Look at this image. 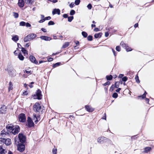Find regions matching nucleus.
<instances>
[{
    "mask_svg": "<svg viewBox=\"0 0 154 154\" xmlns=\"http://www.w3.org/2000/svg\"><path fill=\"white\" fill-rule=\"evenodd\" d=\"M7 128L9 131H11L12 134H16L18 133L20 130V128L18 126H7Z\"/></svg>",
    "mask_w": 154,
    "mask_h": 154,
    "instance_id": "f257e3e1",
    "label": "nucleus"
},
{
    "mask_svg": "<svg viewBox=\"0 0 154 154\" xmlns=\"http://www.w3.org/2000/svg\"><path fill=\"white\" fill-rule=\"evenodd\" d=\"M36 37V35L32 33L30 34L24 38L23 39L24 41L25 42H26L33 39Z\"/></svg>",
    "mask_w": 154,
    "mask_h": 154,
    "instance_id": "f03ea898",
    "label": "nucleus"
},
{
    "mask_svg": "<svg viewBox=\"0 0 154 154\" xmlns=\"http://www.w3.org/2000/svg\"><path fill=\"white\" fill-rule=\"evenodd\" d=\"M32 97L34 99H41L42 98V95L41 91L39 89H38L36 92V94L32 95Z\"/></svg>",
    "mask_w": 154,
    "mask_h": 154,
    "instance_id": "7ed1b4c3",
    "label": "nucleus"
},
{
    "mask_svg": "<svg viewBox=\"0 0 154 154\" xmlns=\"http://www.w3.org/2000/svg\"><path fill=\"white\" fill-rule=\"evenodd\" d=\"M34 110L37 112H42V109L40 104L38 103H36L33 106Z\"/></svg>",
    "mask_w": 154,
    "mask_h": 154,
    "instance_id": "20e7f679",
    "label": "nucleus"
},
{
    "mask_svg": "<svg viewBox=\"0 0 154 154\" xmlns=\"http://www.w3.org/2000/svg\"><path fill=\"white\" fill-rule=\"evenodd\" d=\"M18 138L21 143H24L26 141V137L23 134L20 133L18 134Z\"/></svg>",
    "mask_w": 154,
    "mask_h": 154,
    "instance_id": "39448f33",
    "label": "nucleus"
},
{
    "mask_svg": "<svg viewBox=\"0 0 154 154\" xmlns=\"http://www.w3.org/2000/svg\"><path fill=\"white\" fill-rule=\"evenodd\" d=\"M17 149L20 152H23L25 149V146L21 143H19L17 145Z\"/></svg>",
    "mask_w": 154,
    "mask_h": 154,
    "instance_id": "423d86ee",
    "label": "nucleus"
},
{
    "mask_svg": "<svg viewBox=\"0 0 154 154\" xmlns=\"http://www.w3.org/2000/svg\"><path fill=\"white\" fill-rule=\"evenodd\" d=\"M19 119L20 122H25L26 120L25 115L23 113H21L19 115Z\"/></svg>",
    "mask_w": 154,
    "mask_h": 154,
    "instance_id": "0eeeda50",
    "label": "nucleus"
},
{
    "mask_svg": "<svg viewBox=\"0 0 154 154\" xmlns=\"http://www.w3.org/2000/svg\"><path fill=\"white\" fill-rule=\"evenodd\" d=\"M27 125L29 127H31L34 126V124L29 117H28L27 118Z\"/></svg>",
    "mask_w": 154,
    "mask_h": 154,
    "instance_id": "6e6552de",
    "label": "nucleus"
},
{
    "mask_svg": "<svg viewBox=\"0 0 154 154\" xmlns=\"http://www.w3.org/2000/svg\"><path fill=\"white\" fill-rule=\"evenodd\" d=\"M7 110L6 107L5 105L2 106L0 109V113H5Z\"/></svg>",
    "mask_w": 154,
    "mask_h": 154,
    "instance_id": "1a4fd4ad",
    "label": "nucleus"
},
{
    "mask_svg": "<svg viewBox=\"0 0 154 154\" xmlns=\"http://www.w3.org/2000/svg\"><path fill=\"white\" fill-rule=\"evenodd\" d=\"M3 140L5 141V143L7 146L10 145L11 143V140L9 138H7L6 139H4Z\"/></svg>",
    "mask_w": 154,
    "mask_h": 154,
    "instance_id": "9d476101",
    "label": "nucleus"
},
{
    "mask_svg": "<svg viewBox=\"0 0 154 154\" xmlns=\"http://www.w3.org/2000/svg\"><path fill=\"white\" fill-rule=\"evenodd\" d=\"M52 14L53 15L56 14L59 15L60 14V10L59 9H54L53 11Z\"/></svg>",
    "mask_w": 154,
    "mask_h": 154,
    "instance_id": "9b49d317",
    "label": "nucleus"
},
{
    "mask_svg": "<svg viewBox=\"0 0 154 154\" xmlns=\"http://www.w3.org/2000/svg\"><path fill=\"white\" fill-rule=\"evenodd\" d=\"M85 108L89 112H92L94 110V108L89 106H85Z\"/></svg>",
    "mask_w": 154,
    "mask_h": 154,
    "instance_id": "f8f14e48",
    "label": "nucleus"
},
{
    "mask_svg": "<svg viewBox=\"0 0 154 154\" xmlns=\"http://www.w3.org/2000/svg\"><path fill=\"white\" fill-rule=\"evenodd\" d=\"M29 59L30 61L32 63L35 64H37L38 63V61H36L35 57L33 56H30L29 57Z\"/></svg>",
    "mask_w": 154,
    "mask_h": 154,
    "instance_id": "ddd939ff",
    "label": "nucleus"
},
{
    "mask_svg": "<svg viewBox=\"0 0 154 154\" xmlns=\"http://www.w3.org/2000/svg\"><path fill=\"white\" fill-rule=\"evenodd\" d=\"M18 4L20 7H23L24 5V2L23 0H18Z\"/></svg>",
    "mask_w": 154,
    "mask_h": 154,
    "instance_id": "4468645a",
    "label": "nucleus"
},
{
    "mask_svg": "<svg viewBox=\"0 0 154 154\" xmlns=\"http://www.w3.org/2000/svg\"><path fill=\"white\" fill-rule=\"evenodd\" d=\"M33 120L35 123H37V122L40 120V116H36L35 115H33Z\"/></svg>",
    "mask_w": 154,
    "mask_h": 154,
    "instance_id": "2eb2a0df",
    "label": "nucleus"
},
{
    "mask_svg": "<svg viewBox=\"0 0 154 154\" xmlns=\"http://www.w3.org/2000/svg\"><path fill=\"white\" fill-rule=\"evenodd\" d=\"M41 39L45 41H50L51 40V38L50 37L46 36H42L40 37Z\"/></svg>",
    "mask_w": 154,
    "mask_h": 154,
    "instance_id": "dca6fc26",
    "label": "nucleus"
},
{
    "mask_svg": "<svg viewBox=\"0 0 154 154\" xmlns=\"http://www.w3.org/2000/svg\"><path fill=\"white\" fill-rule=\"evenodd\" d=\"M12 40L14 42H16L19 40V37L17 35H14L12 38Z\"/></svg>",
    "mask_w": 154,
    "mask_h": 154,
    "instance_id": "f3484780",
    "label": "nucleus"
},
{
    "mask_svg": "<svg viewBox=\"0 0 154 154\" xmlns=\"http://www.w3.org/2000/svg\"><path fill=\"white\" fill-rule=\"evenodd\" d=\"M105 138L104 137H99L97 139V141L98 143H101Z\"/></svg>",
    "mask_w": 154,
    "mask_h": 154,
    "instance_id": "a211bd4d",
    "label": "nucleus"
},
{
    "mask_svg": "<svg viewBox=\"0 0 154 154\" xmlns=\"http://www.w3.org/2000/svg\"><path fill=\"white\" fill-rule=\"evenodd\" d=\"M6 152L5 149H3L2 146H0V153L1 154H5Z\"/></svg>",
    "mask_w": 154,
    "mask_h": 154,
    "instance_id": "6ab92c4d",
    "label": "nucleus"
},
{
    "mask_svg": "<svg viewBox=\"0 0 154 154\" xmlns=\"http://www.w3.org/2000/svg\"><path fill=\"white\" fill-rule=\"evenodd\" d=\"M13 85L12 83L11 82H10L9 83V87L8 88V91H10L11 90L13 89Z\"/></svg>",
    "mask_w": 154,
    "mask_h": 154,
    "instance_id": "aec40b11",
    "label": "nucleus"
},
{
    "mask_svg": "<svg viewBox=\"0 0 154 154\" xmlns=\"http://www.w3.org/2000/svg\"><path fill=\"white\" fill-rule=\"evenodd\" d=\"M21 48H22L21 51L23 53L24 56H26V55H27L28 54L27 51L25 49V48H23L22 47Z\"/></svg>",
    "mask_w": 154,
    "mask_h": 154,
    "instance_id": "412c9836",
    "label": "nucleus"
},
{
    "mask_svg": "<svg viewBox=\"0 0 154 154\" xmlns=\"http://www.w3.org/2000/svg\"><path fill=\"white\" fill-rule=\"evenodd\" d=\"M25 2L27 4L32 5L33 2V0H25Z\"/></svg>",
    "mask_w": 154,
    "mask_h": 154,
    "instance_id": "4be33fe9",
    "label": "nucleus"
},
{
    "mask_svg": "<svg viewBox=\"0 0 154 154\" xmlns=\"http://www.w3.org/2000/svg\"><path fill=\"white\" fill-rule=\"evenodd\" d=\"M151 149V148L150 147H147L145 148V150L143 152L144 153H147Z\"/></svg>",
    "mask_w": 154,
    "mask_h": 154,
    "instance_id": "5701e85b",
    "label": "nucleus"
},
{
    "mask_svg": "<svg viewBox=\"0 0 154 154\" xmlns=\"http://www.w3.org/2000/svg\"><path fill=\"white\" fill-rule=\"evenodd\" d=\"M102 35V33H98L95 34L94 35V37L96 38H100Z\"/></svg>",
    "mask_w": 154,
    "mask_h": 154,
    "instance_id": "b1692460",
    "label": "nucleus"
},
{
    "mask_svg": "<svg viewBox=\"0 0 154 154\" xmlns=\"http://www.w3.org/2000/svg\"><path fill=\"white\" fill-rule=\"evenodd\" d=\"M18 57L19 59L21 60H24V57L23 55L20 53L18 56Z\"/></svg>",
    "mask_w": 154,
    "mask_h": 154,
    "instance_id": "393cba45",
    "label": "nucleus"
},
{
    "mask_svg": "<svg viewBox=\"0 0 154 154\" xmlns=\"http://www.w3.org/2000/svg\"><path fill=\"white\" fill-rule=\"evenodd\" d=\"M69 45V43L68 42H66L62 46L63 48H65L67 47Z\"/></svg>",
    "mask_w": 154,
    "mask_h": 154,
    "instance_id": "a878e982",
    "label": "nucleus"
},
{
    "mask_svg": "<svg viewBox=\"0 0 154 154\" xmlns=\"http://www.w3.org/2000/svg\"><path fill=\"white\" fill-rule=\"evenodd\" d=\"M113 76L112 75H107L106 76V78L108 80H110L112 79Z\"/></svg>",
    "mask_w": 154,
    "mask_h": 154,
    "instance_id": "bb28decb",
    "label": "nucleus"
},
{
    "mask_svg": "<svg viewBox=\"0 0 154 154\" xmlns=\"http://www.w3.org/2000/svg\"><path fill=\"white\" fill-rule=\"evenodd\" d=\"M61 64V63L60 62L57 63L53 65V68H55L59 66H60Z\"/></svg>",
    "mask_w": 154,
    "mask_h": 154,
    "instance_id": "cd10ccee",
    "label": "nucleus"
},
{
    "mask_svg": "<svg viewBox=\"0 0 154 154\" xmlns=\"http://www.w3.org/2000/svg\"><path fill=\"white\" fill-rule=\"evenodd\" d=\"M82 35L85 38L88 35L87 33L84 31H83L82 32Z\"/></svg>",
    "mask_w": 154,
    "mask_h": 154,
    "instance_id": "c85d7f7f",
    "label": "nucleus"
},
{
    "mask_svg": "<svg viewBox=\"0 0 154 154\" xmlns=\"http://www.w3.org/2000/svg\"><path fill=\"white\" fill-rule=\"evenodd\" d=\"M73 19V16H70L68 17V21L69 22H71Z\"/></svg>",
    "mask_w": 154,
    "mask_h": 154,
    "instance_id": "c756f323",
    "label": "nucleus"
},
{
    "mask_svg": "<svg viewBox=\"0 0 154 154\" xmlns=\"http://www.w3.org/2000/svg\"><path fill=\"white\" fill-rule=\"evenodd\" d=\"M120 84V82H116L115 83V87L116 88H118L119 87Z\"/></svg>",
    "mask_w": 154,
    "mask_h": 154,
    "instance_id": "7c9ffc66",
    "label": "nucleus"
},
{
    "mask_svg": "<svg viewBox=\"0 0 154 154\" xmlns=\"http://www.w3.org/2000/svg\"><path fill=\"white\" fill-rule=\"evenodd\" d=\"M13 15L15 18H17L18 17L19 15L17 13H15V12H13Z\"/></svg>",
    "mask_w": 154,
    "mask_h": 154,
    "instance_id": "2f4dec72",
    "label": "nucleus"
},
{
    "mask_svg": "<svg viewBox=\"0 0 154 154\" xmlns=\"http://www.w3.org/2000/svg\"><path fill=\"white\" fill-rule=\"evenodd\" d=\"M135 79L136 80V82L138 83H140V81L139 79L138 76L137 75H136L135 77Z\"/></svg>",
    "mask_w": 154,
    "mask_h": 154,
    "instance_id": "473e14b6",
    "label": "nucleus"
},
{
    "mask_svg": "<svg viewBox=\"0 0 154 154\" xmlns=\"http://www.w3.org/2000/svg\"><path fill=\"white\" fill-rule=\"evenodd\" d=\"M26 24V23L23 21L21 22L20 23V26H25Z\"/></svg>",
    "mask_w": 154,
    "mask_h": 154,
    "instance_id": "72a5a7b5",
    "label": "nucleus"
},
{
    "mask_svg": "<svg viewBox=\"0 0 154 154\" xmlns=\"http://www.w3.org/2000/svg\"><path fill=\"white\" fill-rule=\"evenodd\" d=\"M125 49L126 51L128 52L131 51L132 50V49L131 48L129 47L128 46H127V47L125 48Z\"/></svg>",
    "mask_w": 154,
    "mask_h": 154,
    "instance_id": "f704fd0d",
    "label": "nucleus"
},
{
    "mask_svg": "<svg viewBox=\"0 0 154 154\" xmlns=\"http://www.w3.org/2000/svg\"><path fill=\"white\" fill-rule=\"evenodd\" d=\"M120 45H122L124 47H125V48L127 47V45L124 43L123 42H122L120 43Z\"/></svg>",
    "mask_w": 154,
    "mask_h": 154,
    "instance_id": "c9c22d12",
    "label": "nucleus"
},
{
    "mask_svg": "<svg viewBox=\"0 0 154 154\" xmlns=\"http://www.w3.org/2000/svg\"><path fill=\"white\" fill-rule=\"evenodd\" d=\"M75 11L74 10H71L70 12V14L71 15H73L75 14Z\"/></svg>",
    "mask_w": 154,
    "mask_h": 154,
    "instance_id": "e433bc0d",
    "label": "nucleus"
},
{
    "mask_svg": "<svg viewBox=\"0 0 154 154\" xmlns=\"http://www.w3.org/2000/svg\"><path fill=\"white\" fill-rule=\"evenodd\" d=\"M57 149H53L52 150L53 154H56Z\"/></svg>",
    "mask_w": 154,
    "mask_h": 154,
    "instance_id": "4c0bfd02",
    "label": "nucleus"
},
{
    "mask_svg": "<svg viewBox=\"0 0 154 154\" xmlns=\"http://www.w3.org/2000/svg\"><path fill=\"white\" fill-rule=\"evenodd\" d=\"M118 96V94L116 93H114L112 95V97L115 98H116Z\"/></svg>",
    "mask_w": 154,
    "mask_h": 154,
    "instance_id": "58836bf2",
    "label": "nucleus"
},
{
    "mask_svg": "<svg viewBox=\"0 0 154 154\" xmlns=\"http://www.w3.org/2000/svg\"><path fill=\"white\" fill-rule=\"evenodd\" d=\"M87 39L88 41H91L92 40V36L91 35H89L88 36Z\"/></svg>",
    "mask_w": 154,
    "mask_h": 154,
    "instance_id": "ea45409f",
    "label": "nucleus"
},
{
    "mask_svg": "<svg viewBox=\"0 0 154 154\" xmlns=\"http://www.w3.org/2000/svg\"><path fill=\"white\" fill-rule=\"evenodd\" d=\"M80 2V0H76L75 1V4L76 5H78L79 4Z\"/></svg>",
    "mask_w": 154,
    "mask_h": 154,
    "instance_id": "a19ab883",
    "label": "nucleus"
},
{
    "mask_svg": "<svg viewBox=\"0 0 154 154\" xmlns=\"http://www.w3.org/2000/svg\"><path fill=\"white\" fill-rule=\"evenodd\" d=\"M116 50L118 51H121L120 48L119 46H117L116 47Z\"/></svg>",
    "mask_w": 154,
    "mask_h": 154,
    "instance_id": "79ce46f5",
    "label": "nucleus"
},
{
    "mask_svg": "<svg viewBox=\"0 0 154 154\" xmlns=\"http://www.w3.org/2000/svg\"><path fill=\"white\" fill-rule=\"evenodd\" d=\"M54 24V22L52 21H50L48 23V25H53Z\"/></svg>",
    "mask_w": 154,
    "mask_h": 154,
    "instance_id": "37998d69",
    "label": "nucleus"
},
{
    "mask_svg": "<svg viewBox=\"0 0 154 154\" xmlns=\"http://www.w3.org/2000/svg\"><path fill=\"white\" fill-rule=\"evenodd\" d=\"M122 79L123 81L124 82H126L128 78L126 77H123L122 78Z\"/></svg>",
    "mask_w": 154,
    "mask_h": 154,
    "instance_id": "c03bdc74",
    "label": "nucleus"
},
{
    "mask_svg": "<svg viewBox=\"0 0 154 154\" xmlns=\"http://www.w3.org/2000/svg\"><path fill=\"white\" fill-rule=\"evenodd\" d=\"M92 5H91V4H89L88 6H87V7L88 8V9L89 10H90L92 8Z\"/></svg>",
    "mask_w": 154,
    "mask_h": 154,
    "instance_id": "a18cd8bd",
    "label": "nucleus"
},
{
    "mask_svg": "<svg viewBox=\"0 0 154 154\" xmlns=\"http://www.w3.org/2000/svg\"><path fill=\"white\" fill-rule=\"evenodd\" d=\"M51 18L50 17L48 16V17L45 18L44 19L45 21L46 20H50L51 19Z\"/></svg>",
    "mask_w": 154,
    "mask_h": 154,
    "instance_id": "49530a36",
    "label": "nucleus"
},
{
    "mask_svg": "<svg viewBox=\"0 0 154 154\" xmlns=\"http://www.w3.org/2000/svg\"><path fill=\"white\" fill-rule=\"evenodd\" d=\"M147 94V93L145 91L144 93L141 96L143 98H144L145 97L146 95Z\"/></svg>",
    "mask_w": 154,
    "mask_h": 154,
    "instance_id": "de8ad7c7",
    "label": "nucleus"
},
{
    "mask_svg": "<svg viewBox=\"0 0 154 154\" xmlns=\"http://www.w3.org/2000/svg\"><path fill=\"white\" fill-rule=\"evenodd\" d=\"M25 26L27 27H30L31 26V25L28 23H26Z\"/></svg>",
    "mask_w": 154,
    "mask_h": 154,
    "instance_id": "09e8293b",
    "label": "nucleus"
},
{
    "mask_svg": "<svg viewBox=\"0 0 154 154\" xmlns=\"http://www.w3.org/2000/svg\"><path fill=\"white\" fill-rule=\"evenodd\" d=\"M110 84V82H107L106 83L104 84H103V85L104 86H106V85H109Z\"/></svg>",
    "mask_w": 154,
    "mask_h": 154,
    "instance_id": "8fccbe9b",
    "label": "nucleus"
},
{
    "mask_svg": "<svg viewBox=\"0 0 154 154\" xmlns=\"http://www.w3.org/2000/svg\"><path fill=\"white\" fill-rule=\"evenodd\" d=\"M74 6V4L73 3H71L69 5V6L71 8H73Z\"/></svg>",
    "mask_w": 154,
    "mask_h": 154,
    "instance_id": "3c124183",
    "label": "nucleus"
},
{
    "mask_svg": "<svg viewBox=\"0 0 154 154\" xmlns=\"http://www.w3.org/2000/svg\"><path fill=\"white\" fill-rule=\"evenodd\" d=\"M53 59L52 58L49 57L48 58V60L49 62L53 60Z\"/></svg>",
    "mask_w": 154,
    "mask_h": 154,
    "instance_id": "603ef678",
    "label": "nucleus"
},
{
    "mask_svg": "<svg viewBox=\"0 0 154 154\" xmlns=\"http://www.w3.org/2000/svg\"><path fill=\"white\" fill-rule=\"evenodd\" d=\"M54 3L57 2V0H48Z\"/></svg>",
    "mask_w": 154,
    "mask_h": 154,
    "instance_id": "864d4df0",
    "label": "nucleus"
},
{
    "mask_svg": "<svg viewBox=\"0 0 154 154\" xmlns=\"http://www.w3.org/2000/svg\"><path fill=\"white\" fill-rule=\"evenodd\" d=\"M42 30L45 32H47V30L46 29L44 28H42L41 29Z\"/></svg>",
    "mask_w": 154,
    "mask_h": 154,
    "instance_id": "5fc2aeb1",
    "label": "nucleus"
},
{
    "mask_svg": "<svg viewBox=\"0 0 154 154\" xmlns=\"http://www.w3.org/2000/svg\"><path fill=\"white\" fill-rule=\"evenodd\" d=\"M63 17L64 18H66L68 17L67 14H64L63 15Z\"/></svg>",
    "mask_w": 154,
    "mask_h": 154,
    "instance_id": "6e6d98bb",
    "label": "nucleus"
},
{
    "mask_svg": "<svg viewBox=\"0 0 154 154\" xmlns=\"http://www.w3.org/2000/svg\"><path fill=\"white\" fill-rule=\"evenodd\" d=\"M44 21H45V20H44V19H42V20H40L39 21V23H43V22H44Z\"/></svg>",
    "mask_w": 154,
    "mask_h": 154,
    "instance_id": "4d7b16f0",
    "label": "nucleus"
},
{
    "mask_svg": "<svg viewBox=\"0 0 154 154\" xmlns=\"http://www.w3.org/2000/svg\"><path fill=\"white\" fill-rule=\"evenodd\" d=\"M94 30L95 32H97L99 31V29L97 28H95L94 29Z\"/></svg>",
    "mask_w": 154,
    "mask_h": 154,
    "instance_id": "13d9d810",
    "label": "nucleus"
},
{
    "mask_svg": "<svg viewBox=\"0 0 154 154\" xmlns=\"http://www.w3.org/2000/svg\"><path fill=\"white\" fill-rule=\"evenodd\" d=\"M105 36L106 37H107L109 35V33L108 32H106L105 33Z\"/></svg>",
    "mask_w": 154,
    "mask_h": 154,
    "instance_id": "bf43d9fd",
    "label": "nucleus"
},
{
    "mask_svg": "<svg viewBox=\"0 0 154 154\" xmlns=\"http://www.w3.org/2000/svg\"><path fill=\"white\" fill-rule=\"evenodd\" d=\"M121 90V88H118L116 90V91L117 92H119Z\"/></svg>",
    "mask_w": 154,
    "mask_h": 154,
    "instance_id": "052dcab7",
    "label": "nucleus"
},
{
    "mask_svg": "<svg viewBox=\"0 0 154 154\" xmlns=\"http://www.w3.org/2000/svg\"><path fill=\"white\" fill-rule=\"evenodd\" d=\"M124 76V75L122 74H120L119 75V78H121Z\"/></svg>",
    "mask_w": 154,
    "mask_h": 154,
    "instance_id": "680f3d73",
    "label": "nucleus"
},
{
    "mask_svg": "<svg viewBox=\"0 0 154 154\" xmlns=\"http://www.w3.org/2000/svg\"><path fill=\"white\" fill-rule=\"evenodd\" d=\"M17 46H18V47L20 48H21V45L19 43H17Z\"/></svg>",
    "mask_w": 154,
    "mask_h": 154,
    "instance_id": "e2e57ef3",
    "label": "nucleus"
},
{
    "mask_svg": "<svg viewBox=\"0 0 154 154\" xmlns=\"http://www.w3.org/2000/svg\"><path fill=\"white\" fill-rule=\"evenodd\" d=\"M75 43L76 45H78L79 44V42L77 41H75Z\"/></svg>",
    "mask_w": 154,
    "mask_h": 154,
    "instance_id": "0e129e2a",
    "label": "nucleus"
},
{
    "mask_svg": "<svg viewBox=\"0 0 154 154\" xmlns=\"http://www.w3.org/2000/svg\"><path fill=\"white\" fill-rule=\"evenodd\" d=\"M114 87L115 86L114 85H112L111 87V89H112V90H113L114 89Z\"/></svg>",
    "mask_w": 154,
    "mask_h": 154,
    "instance_id": "69168bd1",
    "label": "nucleus"
},
{
    "mask_svg": "<svg viewBox=\"0 0 154 154\" xmlns=\"http://www.w3.org/2000/svg\"><path fill=\"white\" fill-rule=\"evenodd\" d=\"M25 71L27 73H28V74L31 73H30L31 72L30 71H27L26 70H25Z\"/></svg>",
    "mask_w": 154,
    "mask_h": 154,
    "instance_id": "338daca9",
    "label": "nucleus"
},
{
    "mask_svg": "<svg viewBox=\"0 0 154 154\" xmlns=\"http://www.w3.org/2000/svg\"><path fill=\"white\" fill-rule=\"evenodd\" d=\"M23 94L24 95H27L28 94V93L27 91H25L23 92Z\"/></svg>",
    "mask_w": 154,
    "mask_h": 154,
    "instance_id": "774afa93",
    "label": "nucleus"
}]
</instances>
